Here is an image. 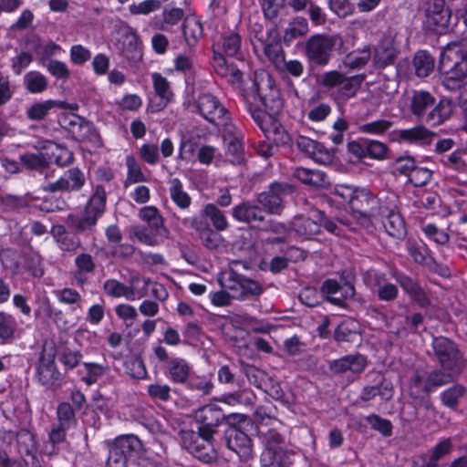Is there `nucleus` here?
I'll list each match as a JSON object with an SVG mask.
<instances>
[{
	"instance_id": "1",
	"label": "nucleus",
	"mask_w": 467,
	"mask_h": 467,
	"mask_svg": "<svg viewBox=\"0 0 467 467\" xmlns=\"http://www.w3.org/2000/svg\"><path fill=\"white\" fill-rule=\"evenodd\" d=\"M409 109L416 119L426 125L435 127L449 119L453 111L450 99L436 98L426 90H414L409 98Z\"/></svg>"
},
{
	"instance_id": "2",
	"label": "nucleus",
	"mask_w": 467,
	"mask_h": 467,
	"mask_svg": "<svg viewBox=\"0 0 467 467\" xmlns=\"http://www.w3.org/2000/svg\"><path fill=\"white\" fill-rule=\"evenodd\" d=\"M438 69L442 86L450 91L460 88L467 78V48L450 43L441 53Z\"/></svg>"
},
{
	"instance_id": "3",
	"label": "nucleus",
	"mask_w": 467,
	"mask_h": 467,
	"mask_svg": "<svg viewBox=\"0 0 467 467\" xmlns=\"http://www.w3.org/2000/svg\"><path fill=\"white\" fill-rule=\"evenodd\" d=\"M107 194L103 186L97 185L81 214H69L67 222L77 234H90L106 209Z\"/></svg>"
},
{
	"instance_id": "4",
	"label": "nucleus",
	"mask_w": 467,
	"mask_h": 467,
	"mask_svg": "<svg viewBox=\"0 0 467 467\" xmlns=\"http://www.w3.org/2000/svg\"><path fill=\"white\" fill-rule=\"evenodd\" d=\"M334 51L344 53L343 38L337 35L316 34L306 42L304 54L310 65L325 67L332 58Z\"/></svg>"
},
{
	"instance_id": "5",
	"label": "nucleus",
	"mask_w": 467,
	"mask_h": 467,
	"mask_svg": "<svg viewBox=\"0 0 467 467\" xmlns=\"http://www.w3.org/2000/svg\"><path fill=\"white\" fill-rule=\"evenodd\" d=\"M139 217L147 223V227L135 229L134 235L148 245H158L169 237L170 232L164 225V220L155 206H144L139 211Z\"/></svg>"
},
{
	"instance_id": "6",
	"label": "nucleus",
	"mask_w": 467,
	"mask_h": 467,
	"mask_svg": "<svg viewBox=\"0 0 467 467\" xmlns=\"http://www.w3.org/2000/svg\"><path fill=\"white\" fill-rule=\"evenodd\" d=\"M252 96L257 99L272 114H277L283 108V101L279 90L275 88L272 77L265 71H255L248 98Z\"/></svg>"
},
{
	"instance_id": "7",
	"label": "nucleus",
	"mask_w": 467,
	"mask_h": 467,
	"mask_svg": "<svg viewBox=\"0 0 467 467\" xmlns=\"http://www.w3.org/2000/svg\"><path fill=\"white\" fill-rule=\"evenodd\" d=\"M264 450L260 457L261 467H280L285 465L288 451L285 437L275 429L258 430Z\"/></svg>"
},
{
	"instance_id": "8",
	"label": "nucleus",
	"mask_w": 467,
	"mask_h": 467,
	"mask_svg": "<svg viewBox=\"0 0 467 467\" xmlns=\"http://www.w3.org/2000/svg\"><path fill=\"white\" fill-rule=\"evenodd\" d=\"M441 367L453 370L463 368L464 361L457 345L446 337H434L431 342V351L428 352Z\"/></svg>"
},
{
	"instance_id": "9",
	"label": "nucleus",
	"mask_w": 467,
	"mask_h": 467,
	"mask_svg": "<svg viewBox=\"0 0 467 467\" xmlns=\"http://www.w3.org/2000/svg\"><path fill=\"white\" fill-rule=\"evenodd\" d=\"M294 192L293 185L284 182H274L257 195L256 202L266 214H280L285 208V199Z\"/></svg>"
},
{
	"instance_id": "10",
	"label": "nucleus",
	"mask_w": 467,
	"mask_h": 467,
	"mask_svg": "<svg viewBox=\"0 0 467 467\" xmlns=\"http://www.w3.org/2000/svg\"><path fill=\"white\" fill-rule=\"evenodd\" d=\"M183 447L195 458L210 463L217 459V451L213 443V437H207L200 431H182L181 432Z\"/></svg>"
},
{
	"instance_id": "11",
	"label": "nucleus",
	"mask_w": 467,
	"mask_h": 467,
	"mask_svg": "<svg viewBox=\"0 0 467 467\" xmlns=\"http://www.w3.org/2000/svg\"><path fill=\"white\" fill-rule=\"evenodd\" d=\"M236 417V415H228L223 423L224 441L229 450L246 460L252 454V441L244 431L234 424V420Z\"/></svg>"
},
{
	"instance_id": "12",
	"label": "nucleus",
	"mask_w": 467,
	"mask_h": 467,
	"mask_svg": "<svg viewBox=\"0 0 467 467\" xmlns=\"http://www.w3.org/2000/svg\"><path fill=\"white\" fill-rule=\"evenodd\" d=\"M56 354L53 348H44L36 366V377L45 387L56 389L62 384V375L58 371L56 362Z\"/></svg>"
},
{
	"instance_id": "13",
	"label": "nucleus",
	"mask_w": 467,
	"mask_h": 467,
	"mask_svg": "<svg viewBox=\"0 0 467 467\" xmlns=\"http://www.w3.org/2000/svg\"><path fill=\"white\" fill-rule=\"evenodd\" d=\"M197 108L199 113L209 122L223 126L230 122V113L220 100L210 93L199 96Z\"/></svg>"
},
{
	"instance_id": "14",
	"label": "nucleus",
	"mask_w": 467,
	"mask_h": 467,
	"mask_svg": "<svg viewBox=\"0 0 467 467\" xmlns=\"http://www.w3.org/2000/svg\"><path fill=\"white\" fill-rule=\"evenodd\" d=\"M85 183L86 176L83 171L73 167L67 170L57 181L47 182L43 185V191L49 193L79 192Z\"/></svg>"
},
{
	"instance_id": "15",
	"label": "nucleus",
	"mask_w": 467,
	"mask_h": 467,
	"mask_svg": "<svg viewBox=\"0 0 467 467\" xmlns=\"http://www.w3.org/2000/svg\"><path fill=\"white\" fill-rule=\"evenodd\" d=\"M233 217L258 230L266 228V213L257 202H243L233 208Z\"/></svg>"
},
{
	"instance_id": "16",
	"label": "nucleus",
	"mask_w": 467,
	"mask_h": 467,
	"mask_svg": "<svg viewBox=\"0 0 467 467\" xmlns=\"http://www.w3.org/2000/svg\"><path fill=\"white\" fill-rule=\"evenodd\" d=\"M349 192L345 194L337 191V194L348 201L352 212L372 213L380 211L379 200L368 190L365 188H358L351 190L346 188Z\"/></svg>"
},
{
	"instance_id": "17",
	"label": "nucleus",
	"mask_w": 467,
	"mask_h": 467,
	"mask_svg": "<svg viewBox=\"0 0 467 467\" xmlns=\"http://www.w3.org/2000/svg\"><path fill=\"white\" fill-rule=\"evenodd\" d=\"M365 283L374 289L379 301L392 302L398 298L399 288L395 284L389 282L385 273L370 269L364 275Z\"/></svg>"
},
{
	"instance_id": "18",
	"label": "nucleus",
	"mask_w": 467,
	"mask_h": 467,
	"mask_svg": "<svg viewBox=\"0 0 467 467\" xmlns=\"http://www.w3.org/2000/svg\"><path fill=\"white\" fill-rule=\"evenodd\" d=\"M227 416L219 407L213 404H208L198 409L194 414L196 421L201 424L198 431L207 437H213L216 427H223Z\"/></svg>"
},
{
	"instance_id": "19",
	"label": "nucleus",
	"mask_w": 467,
	"mask_h": 467,
	"mask_svg": "<svg viewBox=\"0 0 467 467\" xmlns=\"http://www.w3.org/2000/svg\"><path fill=\"white\" fill-rule=\"evenodd\" d=\"M1 440L4 443L10 444L13 441H16L17 452L21 457H36L37 451L36 436L26 429H22L17 432L5 431L1 434Z\"/></svg>"
},
{
	"instance_id": "20",
	"label": "nucleus",
	"mask_w": 467,
	"mask_h": 467,
	"mask_svg": "<svg viewBox=\"0 0 467 467\" xmlns=\"http://www.w3.org/2000/svg\"><path fill=\"white\" fill-rule=\"evenodd\" d=\"M242 38L238 33L229 32L214 38L213 44L212 62H215L219 57L225 58L224 56L241 58Z\"/></svg>"
},
{
	"instance_id": "21",
	"label": "nucleus",
	"mask_w": 467,
	"mask_h": 467,
	"mask_svg": "<svg viewBox=\"0 0 467 467\" xmlns=\"http://www.w3.org/2000/svg\"><path fill=\"white\" fill-rule=\"evenodd\" d=\"M223 128L226 153L232 157V163L239 164L244 161V155L243 132L232 122L226 123Z\"/></svg>"
},
{
	"instance_id": "22",
	"label": "nucleus",
	"mask_w": 467,
	"mask_h": 467,
	"mask_svg": "<svg viewBox=\"0 0 467 467\" xmlns=\"http://www.w3.org/2000/svg\"><path fill=\"white\" fill-rule=\"evenodd\" d=\"M190 226L198 234L202 244L208 250H217L223 244V237L215 229L211 228L208 221L202 217L184 219L183 223Z\"/></svg>"
},
{
	"instance_id": "23",
	"label": "nucleus",
	"mask_w": 467,
	"mask_h": 467,
	"mask_svg": "<svg viewBox=\"0 0 467 467\" xmlns=\"http://www.w3.org/2000/svg\"><path fill=\"white\" fill-rule=\"evenodd\" d=\"M111 444L129 464L134 463L144 451L141 441L132 434L119 436Z\"/></svg>"
},
{
	"instance_id": "24",
	"label": "nucleus",
	"mask_w": 467,
	"mask_h": 467,
	"mask_svg": "<svg viewBox=\"0 0 467 467\" xmlns=\"http://www.w3.org/2000/svg\"><path fill=\"white\" fill-rule=\"evenodd\" d=\"M289 229L300 241L313 240L314 236L320 234V223L317 220L305 215L295 216L290 223Z\"/></svg>"
},
{
	"instance_id": "25",
	"label": "nucleus",
	"mask_w": 467,
	"mask_h": 467,
	"mask_svg": "<svg viewBox=\"0 0 467 467\" xmlns=\"http://www.w3.org/2000/svg\"><path fill=\"white\" fill-rule=\"evenodd\" d=\"M379 215L385 218L383 226L389 235L401 239L406 235V226L403 218L397 211L396 206L380 207Z\"/></svg>"
},
{
	"instance_id": "26",
	"label": "nucleus",
	"mask_w": 467,
	"mask_h": 467,
	"mask_svg": "<svg viewBox=\"0 0 467 467\" xmlns=\"http://www.w3.org/2000/svg\"><path fill=\"white\" fill-rule=\"evenodd\" d=\"M367 366L366 358L360 354L347 355L329 363L333 374L340 375L350 371L353 374L361 373Z\"/></svg>"
},
{
	"instance_id": "27",
	"label": "nucleus",
	"mask_w": 467,
	"mask_h": 467,
	"mask_svg": "<svg viewBox=\"0 0 467 467\" xmlns=\"http://www.w3.org/2000/svg\"><path fill=\"white\" fill-rule=\"evenodd\" d=\"M462 369L463 368H456L451 370L441 367V368L431 370L427 376L423 390L429 393L437 388L453 382L462 373Z\"/></svg>"
},
{
	"instance_id": "28",
	"label": "nucleus",
	"mask_w": 467,
	"mask_h": 467,
	"mask_svg": "<svg viewBox=\"0 0 467 467\" xmlns=\"http://www.w3.org/2000/svg\"><path fill=\"white\" fill-rule=\"evenodd\" d=\"M394 393L393 385L383 376L379 375L373 386H366L362 389L359 398L363 401H369L379 396L381 400L388 401L392 399Z\"/></svg>"
},
{
	"instance_id": "29",
	"label": "nucleus",
	"mask_w": 467,
	"mask_h": 467,
	"mask_svg": "<svg viewBox=\"0 0 467 467\" xmlns=\"http://www.w3.org/2000/svg\"><path fill=\"white\" fill-rule=\"evenodd\" d=\"M121 54L130 62H138L142 58V47L136 32L129 28L121 36Z\"/></svg>"
},
{
	"instance_id": "30",
	"label": "nucleus",
	"mask_w": 467,
	"mask_h": 467,
	"mask_svg": "<svg viewBox=\"0 0 467 467\" xmlns=\"http://www.w3.org/2000/svg\"><path fill=\"white\" fill-rule=\"evenodd\" d=\"M292 176L312 187L326 188L330 184L327 175L320 170L296 167L293 169Z\"/></svg>"
},
{
	"instance_id": "31",
	"label": "nucleus",
	"mask_w": 467,
	"mask_h": 467,
	"mask_svg": "<svg viewBox=\"0 0 467 467\" xmlns=\"http://www.w3.org/2000/svg\"><path fill=\"white\" fill-rule=\"evenodd\" d=\"M401 141L420 145L431 144L435 133L429 130L425 126L419 125L411 129L400 130L397 131Z\"/></svg>"
},
{
	"instance_id": "32",
	"label": "nucleus",
	"mask_w": 467,
	"mask_h": 467,
	"mask_svg": "<svg viewBox=\"0 0 467 467\" xmlns=\"http://www.w3.org/2000/svg\"><path fill=\"white\" fill-rule=\"evenodd\" d=\"M246 107L252 119L261 129L265 137L268 135V131L272 130L275 126L274 124L280 123L275 118V114H272L271 112H265V110L261 109L257 105H254V102L250 101L249 99H247Z\"/></svg>"
},
{
	"instance_id": "33",
	"label": "nucleus",
	"mask_w": 467,
	"mask_h": 467,
	"mask_svg": "<svg viewBox=\"0 0 467 467\" xmlns=\"http://www.w3.org/2000/svg\"><path fill=\"white\" fill-rule=\"evenodd\" d=\"M451 451V439H442L421 458L422 463L420 467H439V462L449 455Z\"/></svg>"
},
{
	"instance_id": "34",
	"label": "nucleus",
	"mask_w": 467,
	"mask_h": 467,
	"mask_svg": "<svg viewBox=\"0 0 467 467\" xmlns=\"http://www.w3.org/2000/svg\"><path fill=\"white\" fill-rule=\"evenodd\" d=\"M427 16L433 25L447 27L451 20V10L446 7L444 0H430Z\"/></svg>"
},
{
	"instance_id": "35",
	"label": "nucleus",
	"mask_w": 467,
	"mask_h": 467,
	"mask_svg": "<svg viewBox=\"0 0 467 467\" xmlns=\"http://www.w3.org/2000/svg\"><path fill=\"white\" fill-rule=\"evenodd\" d=\"M364 75L345 77L336 90L335 99L339 102H346L354 98L364 80Z\"/></svg>"
},
{
	"instance_id": "36",
	"label": "nucleus",
	"mask_w": 467,
	"mask_h": 467,
	"mask_svg": "<svg viewBox=\"0 0 467 467\" xmlns=\"http://www.w3.org/2000/svg\"><path fill=\"white\" fill-rule=\"evenodd\" d=\"M56 108L66 109L67 103L54 99L35 102L26 109V114L28 119L39 121L44 119L49 114V111Z\"/></svg>"
},
{
	"instance_id": "37",
	"label": "nucleus",
	"mask_w": 467,
	"mask_h": 467,
	"mask_svg": "<svg viewBox=\"0 0 467 467\" xmlns=\"http://www.w3.org/2000/svg\"><path fill=\"white\" fill-rule=\"evenodd\" d=\"M216 74L226 80L232 85L239 87L243 84V73L234 64H228L225 58L217 57L215 62H211Z\"/></svg>"
},
{
	"instance_id": "38",
	"label": "nucleus",
	"mask_w": 467,
	"mask_h": 467,
	"mask_svg": "<svg viewBox=\"0 0 467 467\" xmlns=\"http://www.w3.org/2000/svg\"><path fill=\"white\" fill-rule=\"evenodd\" d=\"M71 137L77 141L90 142L94 145H99L101 142L100 136L93 123L83 117L80 118V121L72 130Z\"/></svg>"
},
{
	"instance_id": "39",
	"label": "nucleus",
	"mask_w": 467,
	"mask_h": 467,
	"mask_svg": "<svg viewBox=\"0 0 467 467\" xmlns=\"http://www.w3.org/2000/svg\"><path fill=\"white\" fill-rule=\"evenodd\" d=\"M76 270L74 278L78 285H84L88 280V275L95 272L96 263L91 254L80 253L75 258Z\"/></svg>"
},
{
	"instance_id": "40",
	"label": "nucleus",
	"mask_w": 467,
	"mask_h": 467,
	"mask_svg": "<svg viewBox=\"0 0 467 467\" xmlns=\"http://www.w3.org/2000/svg\"><path fill=\"white\" fill-rule=\"evenodd\" d=\"M167 376L174 383H185L188 380L191 368L188 362L181 358H171L166 365Z\"/></svg>"
},
{
	"instance_id": "41",
	"label": "nucleus",
	"mask_w": 467,
	"mask_h": 467,
	"mask_svg": "<svg viewBox=\"0 0 467 467\" xmlns=\"http://www.w3.org/2000/svg\"><path fill=\"white\" fill-rule=\"evenodd\" d=\"M197 217L208 218L213 228L218 232H223L229 227L228 220L223 211L214 203H207L200 211Z\"/></svg>"
},
{
	"instance_id": "42",
	"label": "nucleus",
	"mask_w": 467,
	"mask_h": 467,
	"mask_svg": "<svg viewBox=\"0 0 467 467\" xmlns=\"http://www.w3.org/2000/svg\"><path fill=\"white\" fill-rule=\"evenodd\" d=\"M334 337L337 342L359 343L361 336L357 322L350 319L342 321L336 328Z\"/></svg>"
},
{
	"instance_id": "43",
	"label": "nucleus",
	"mask_w": 467,
	"mask_h": 467,
	"mask_svg": "<svg viewBox=\"0 0 467 467\" xmlns=\"http://www.w3.org/2000/svg\"><path fill=\"white\" fill-rule=\"evenodd\" d=\"M37 148L43 150V143H41ZM19 159L21 163L27 170L42 172L43 170L48 168L51 158L41 150L36 153L26 152L21 154Z\"/></svg>"
},
{
	"instance_id": "44",
	"label": "nucleus",
	"mask_w": 467,
	"mask_h": 467,
	"mask_svg": "<svg viewBox=\"0 0 467 467\" xmlns=\"http://www.w3.org/2000/svg\"><path fill=\"white\" fill-rule=\"evenodd\" d=\"M397 57V49L389 41L380 43L375 50L373 57L374 65L377 67H386L394 64Z\"/></svg>"
},
{
	"instance_id": "45",
	"label": "nucleus",
	"mask_w": 467,
	"mask_h": 467,
	"mask_svg": "<svg viewBox=\"0 0 467 467\" xmlns=\"http://www.w3.org/2000/svg\"><path fill=\"white\" fill-rule=\"evenodd\" d=\"M184 16V10L179 7L164 8L161 20L154 22V27L161 31H170L178 25Z\"/></svg>"
},
{
	"instance_id": "46",
	"label": "nucleus",
	"mask_w": 467,
	"mask_h": 467,
	"mask_svg": "<svg viewBox=\"0 0 467 467\" xmlns=\"http://www.w3.org/2000/svg\"><path fill=\"white\" fill-rule=\"evenodd\" d=\"M182 33L186 44L195 47L203 35L202 25L196 17H187L182 24Z\"/></svg>"
},
{
	"instance_id": "47",
	"label": "nucleus",
	"mask_w": 467,
	"mask_h": 467,
	"mask_svg": "<svg viewBox=\"0 0 467 467\" xmlns=\"http://www.w3.org/2000/svg\"><path fill=\"white\" fill-rule=\"evenodd\" d=\"M153 87L156 94L160 98V102L158 103V110L165 108L168 103L171 100L173 97V93L171 89L170 83L168 80L161 76L160 73H153L151 75Z\"/></svg>"
},
{
	"instance_id": "48",
	"label": "nucleus",
	"mask_w": 467,
	"mask_h": 467,
	"mask_svg": "<svg viewBox=\"0 0 467 467\" xmlns=\"http://www.w3.org/2000/svg\"><path fill=\"white\" fill-rule=\"evenodd\" d=\"M413 67L419 78H426L433 71L435 59L427 51L420 50L414 55Z\"/></svg>"
},
{
	"instance_id": "49",
	"label": "nucleus",
	"mask_w": 467,
	"mask_h": 467,
	"mask_svg": "<svg viewBox=\"0 0 467 467\" xmlns=\"http://www.w3.org/2000/svg\"><path fill=\"white\" fill-rule=\"evenodd\" d=\"M371 57L370 49L365 47L361 50H355L347 54L342 63L345 67L349 69H360L364 67Z\"/></svg>"
},
{
	"instance_id": "50",
	"label": "nucleus",
	"mask_w": 467,
	"mask_h": 467,
	"mask_svg": "<svg viewBox=\"0 0 467 467\" xmlns=\"http://www.w3.org/2000/svg\"><path fill=\"white\" fill-rule=\"evenodd\" d=\"M24 86L29 93L39 94L47 88L48 79L40 72L30 71L24 76Z\"/></svg>"
},
{
	"instance_id": "51",
	"label": "nucleus",
	"mask_w": 467,
	"mask_h": 467,
	"mask_svg": "<svg viewBox=\"0 0 467 467\" xmlns=\"http://www.w3.org/2000/svg\"><path fill=\"white\" fill-rule=\"evenodd\" d=\"M170 196L172 202L181 209H187L192 203V198L183 190L182 182L178 178L170 181Z\"/></svg>"
},
{
	"instance_id": "52",
	"label": "nucleus",
	"mask_w": 467,
	"mask_h": 467,
	"mask_svg": "<svg viewBox=\"0 0 467 467\" xmlns=\"http://www.w3.org/2000/svg\"><path fill=\"white\" fill-rule=\"evenodd\" d=\"M308 32V23L306 18L296 16L289 22L287 27L285 30L284 41L285 43H291L297 37L305 36Z\"/></svg>"
},
{
	"instance_id": "53",
	"label": "nucleus",
	"mask_w": 467,
	"mask_h": 467,
	"mask_svg": "<svg viewBox=\"0 0 467 467\" xmlns=\"http://www.w3.org/2000/svg\"><path fill=\"white\" fill-rule=\"evenodd\" d=\"M57 425L70 429L77 425L75 409L68 402H61L57 408Z\"/></svg>"
},
{
	"instance_id": "54",
	"label": "nucleus",
	"mask_w": 467,
	"mask_h": 467,
	"mask_svg": "<svg viewBox=\"0 0 467 467\" xmlns=\"http://www.w3.org/2000/svg\"><path fill=\"white\" fill-rule=\"evenodd\" d=\"M103 289L104 292L111 297H125L129 300H132L134 289L116 279L106 280L103 285Z\"/></svg>"
},
{
	"instance_id": "55",
	"label": "nucleus",
	"mask_w": 467,
	"mask_h": 467,
	"mask_svg": "<svg viewBox=\"0 0 467 467\" xmlns=\"http://www.w3.org/2000/svg\"><path fill=\"white\" fill-rule=\"evenodd\" d=\"M264 293V287L255 280L244 276L238 301H246L256 298Z\"/></svg>"
},
{
	"instance_id": "56",
	"label": "nucleus",
	"mask_w": 467,
	"mask_h": 467,
	"mask_svg": "<svg viewBox=\"0 0 467 467\" xmlns=\"http://www.w3.org/2000/svg\"><path fill=\"white\" fill-rule=\"evenodd\" d=\"M243 275H239L237 273H231L227 277H223L220 280L221 285L224 290H228L231 292L230 296L233 297V299L237 300L238 298H242L240 296L241 294V285L244 279Z\"/></svg>"
},
{
	"instance_id": "57",
	"label": "nucleus",
	"mask_w": 467,
	"mask_h": 467,
	"mask_svg": "<svg viewBox=\"0 0 467 467\" xmlns=\"http://www.w3.org/2000/svg\"><path fill=\"white\" fill-rule=\"evenodd\" d=\"M465 390V388L460 384H456L447 389L441 395L443 405L450 409H456L459 400L464 395Z\"/></svg>"
},
{
	"instance_id": "58",
	"label": "nucleus",
	"mask_w": 467,
	"mask_h": 467,
	"mask_svg": "<svg viewBox=\"0 0 467 467\" xmlns=\"http://www.w3.org/2000/svg\"><path fill=\"white\" fill-rule=\"evenodd\" d=\"M305 153L315 161L321 164L330 163L333 160L332 151L327 149L322 143L316 140L314 141V145L309 147V151H306Z\"/></svg>"
},
{
	"instance_id": "59",
	"label": "nucleus",
	"mask_w": 467,
	"mask_h": 467,
	"mask_svg": "<svg viewBox=\"0 0 467 467\" xmlns=\"http://www.w3.org/2000/svg\"><path fill=\"white\" fill-rule=\"evenodd\" d=\"M126 165L128 168V173L125 186H127L128 183H138L146 181V177L143 174L140 166L133 156H127Z\"/></svg>"
},
{
	"instance_id": "60",
	"label": "nucleus",
	"mask_w": 467,
	"mask_h": 467,
	"mask_svg": "<svg viewBox=\"0 0 467 467\" xmlns=\"http://www.w3.org/2000/svg\"><path fill=\"white\" fill-rule=\"evenodd\" d=\"M16 327V322L10 314L0 312V340L5 341L11 338Z\"/></svg>"
},
{
	"instance_id": "61",
	"label": "nucleus",
	"mask_w": 467,
	"mask_h": 467,
	"mask_svg": "<svg viewBox=\"0 0 467 467\" xmlns=\"http://www.w3.org/2000/svg\"><path fill=\"white\" fill-rule=\"evenodd\" d=\"M365 420L373 430L379 431L383 436L389 437L392 434V424L390 420L383 419L377 414H370L367 416Z\"/></svg>"
},
{
	"instance_id": "62",
	"label": "nucleus",
	"mask_w": 467,
	"mask_h": 467,
	"mask_svg": "<svg viewBox=\"0 0 467 467\" xmlns=\"http://www.w3.org/2000/svg\"><path fill=\"white\" fill-rule=\"evenodd\" d=\"M268 383H265V391L273 399L282 402L285 406H290L293 401L288 395H286L280 384L273 382L271 379H267Z\"/></svg>"
},
{
	"instance_id": "63",
	"label": "nucleus",
	"mask_w": 467,
	"mask_h": 467,
	"mask_svg": "<svg viewBox=\"0 0 467 467\" xmlns=\"http://www.w3.org/2000/svg\"><path fill=\"white\" fill-rule=\"evenodd\" d=\"M432 172L427 168L415 166L408 177V182L415 187H422L431 180Z\"/></svg>"
},
{
	"instance_id": "64",
	"label": "nucleus",
	"mask_w": 467,
	"mask_h": 467,
	"mask_svg": "<svg viewBox=\"0 0 467 467\" xmlns=\"http://www.w3.org/2000/svg\"><path fill=\"white\" fill-rule=\"evenodd\" d=\"M44 66L49 74L57 79H67L70 77V70L65 62L56 59H48Z\"/></svg>"
}]
</instances>
